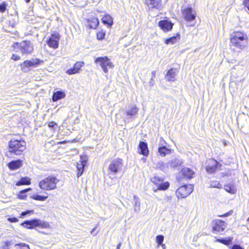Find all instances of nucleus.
Instances as JSON below:
<instances>
[{
	"instance_id": "f257e3e1",
	"label": "nucleus",
	"mask_w": 249,
	"mask_h": 249,
	"mask_svg": "<svg viewBox=\"0 0 249 249\" xmlns=\"http://www.w3.org/2000/svg\"><path fill=\"white\" fill-rule=\"evenodd\" d=\"M249 38L247 35L242 32H235L231 36V42L234 47L244 49L248 45Z\"/></svg>"
},
{
	"instance_id": "f03ea898",
	"label": "nucleus",
	"mask_w": 249,
	"mask_h": 249,
	"mask_svg": "<svg viewBox=\"0 0 249 249\" xmlns=\"http://www.w3.org/2000/svg\"><path fill=\"white\" fill-rule=\"evenodd\" d=\"M58 179L54 176H50L41 180L39 183V187L45 191H51L56 188Z\"/></svg>"
},
{
	"instance_id": "7ed1b4c3",
	"label": "nucleus",
	"mask_w": 249,
	"mask_h": 249,
	"mask_svg": "<svg viewBox=\"0 0 249 249\" xmlns=\"http://www.w3.org/2000/svg\"><path fill=\"white\" fill-rule=\"evenodd\" d=\"M9 152L19 155L26 149V142L13 139L9 142Z\"/></svg>"
},
{
	"instance_id": "20e7f679",
	"label": "nucleus",
	"mask_w": 249,
	"mask_h": 249,
	"mask_svg": "<svg viewBox=\"0 0 249 249\" xmlns=\"http://www.w3.org/2000/svg\"><path fill=\"white\" fill-rule=\"evenodd\" d=\"M12 47L17 52L18 51L17 49H19L23 54H30L34 50L33 45L30 41H23L20 43H14L12 45Z\"/></svg>"
},
{
	"instance_id": "39448f33",
	"label": "nucleus",
	"mask_w": 249,
	"mask_h": 249,
	"mask_svg": "<svg viewBox=\"0 0 249 249\" xmlns=\"http://www.w3.org/2000/svg\"><path fill=\"white\" fill-rule=\"evenodd\" d=\"M123 167V160L121 159L113 160L108 166V173L109 175H116L120 172Z\"/></svg>"
},
{
	"instance_id": "423d86ee",
	"label": "nucleus",
	"mask_w": 249,
	"mask_h": 249,
	"mask_svg": "<svg viewBox=\"0 0 249 249\" xmlns=\"http://www.w3.org/2000/svg\"><path fill=\"white\" fill-rule=\"evenodd\" d=\"M95 62L98 64L105 73L108 72V68L112 69L114 65L107 56L99 57L96 58Z\"/></svg>"
},
{
	"instance_id": "0eeeda50",
	"label": "nucleus",
	"mask_w": 249,
	"mask_h": 249,
	"mask_svg": "<svg viewBox=\"0 0 249 249\" xmlns=\"http://www.w3.org/2000/svg\"><path fill=\"white\" fill-rule=\"evenodd\" d=\"M193 191V186L191 184L185 185L179 187L176 192L178 198H185L188 196Z\"/></svg>"
},
{
	"instance_id": "6e6552de",
	"label": "nucleus",
	"mask_w": 249,
	"mask_h": 249,
	"mask_svg": "<svg viewBox=\"0 0 249 249\" xmlns=\"http://www.w3.org/2000/svg\"><path fill=\"white\" fill-rule=\"evenodd\" d=\"M227 228V224L225 222L217 219L213 222V231H216L220 234H222Z\"/></svg>"
},
{
	"instance_id": "1a4fd4ad",
	"label": "nucleus",
	"mask_w": 249,
	"mask_h": 249,
	"mask_svg": "<svg viewBox=\"0 0 249 249\" xmlns=\"http://www.w3.org/2000/svg\"><path fill=\"white\" fill-rule=\"evenodd\" d=\"M59 39V35L58 33H54L52 34L51 37L47 41V44L49 47L53 49H56L58 47V42Z\"/></svg>"
},
{
	"instance_id": "9d476101",
	"label": "nucleus",
	"mask_w": 249,
	"mask_h": 249,
	"mask_svg": "<svg viewBox=\"0 0 249 249\" xmlns=\"http://www.w3.org/2000/svg\"><path fill=\"white\" fill-rule=\"evenodd\" d=\"M87 158L86 156H81V160L79 162L77 163V177H80L84 171V167L86 166L87 161Z\"/></svg>"
},
{
	"instance_id": "9b49d317",
	"label": "nucleus",
	"mask_w": 249,
	"mask_h": 249,
	"mask_svg": "<svg viewBox=\"0 0 249 249\" xmlns=\"http://www.w3.org/2000/svg\"><path fill=\"white\" fill-rule=\"evenodd\" d=\"M183 15L187 21L194 20L196 18V12L192 8H188L184 10Z\"/></svg>"
},
{
	"instance_id": "f8f14e48",
	"label": "nucleus",
	"mask_w": 249,
	"mask_h": 249,
	"mask_svg": "<svg viewBox=\"0 0 249 249\" xmlns=\"http://www.w3.org/2000/svg\"><path fill=\"white\" fill-rule=\"evenodd\" d=\"M84 64V62L78 61L74 64L73 68L68 70L66 71V73L69 75L79 73L81 68L83 67Z\"/></svg>"
},
{
	"instance_id": "ddd939ff",
	"label": "nucleus",
	"mask_w": 249,
	"mask_h": 249,
	"mask_svg": "<svg viewBox=\"0 0 249 249\" xmlns=\"http://www.w3.org/2000/svg\"><path fill=\"white\" fill-rule=\"evenodd\" d=\"M159 26L164 32H168L172 30L173 24L168 20H161L159 22Z\"/></svg>"
},
{
	"instance_id": "4468645a",
	"label": "nucleus",
	"mask_w": 249,
	"mask_h": 249,
	"mask_svg": "<svg viewBox=\"0 0 249 249\" xmlns=\"http://www.w3.org/2000/svg\"><path fill=\"white\" fill-rule=\"evenodd\" d=\"M42 62L37 58H32L31 60L25 61L21 64V67L22 69L25 67H34Z\"/></svg>"
},
{
	"instance_id": "2eb2a0df",
	"label": "nucleus",
	"mask_w": 249,
	"mask_h": 249,
	"mask_svg": "<svg viewBox=\"0 0 249 249\" xmlns=\"http://www.w3.org/2000/svg\"><path fill=\"white\" fill-rule=\"evenodd\" d=\"M145 2L149 8H156L160 10L161 8V0H146Z\"/></svg>"
},
{
	"instance_id": "dca6fc26",
	"label": "nucleus",
	"mask_w": 249,
	"mask_h": 249,
	"mask_svg": "<svg viewBox=\"0 0 249 249\" xmlns=\"http://www.w3.org/2000/svg\"><path fill=\"white\" fill-rule=\"evenodd\" d=\"M140 149L139 153L145 156H147L149 154V150L147 144L145 142H141L139 145Z\"/></svg>"
},
{
	"instance_id": "f3484780",
	"label": "nucleus",
	"mask_w": 249,
	"mask_h": 249,
	"mask_svg": "<svg viewBox=\"0 0 249 249\" xmlns=\"http://www.w3.org/2000/svg\"><path fill=\"white\" fill-rule=\"evenodd\" d=\"M177 74V71L176 69L172 68L166 73V78L168 81H174Z\"/></svg>"
},
{
	"instance_id": "a211bd4d",
	"label": "nucleus",
	"mask_w": 249,
	"mask_h": 249,
	"mask_svg": "<svg viewBox=\"0 0 249 249\" xmlns=\"http://www.w3.org/2000/svg\"><path fill=\"white\" fill-rule=\"evenodd\" d=\"M37 219L25 221L21 224V225L28 229H33L37 227Z\"/></svg>"
},
{
	"instance_id": "6ab92c4d",
	"label": "nucleus",
	"mask_w": 249,
	"mask_h": 249,
	"mask_svg": "<svg viewBox=\"0 0 249 249\" xmlns=\"http://www.w3.org/2000/svg\"><path fill=\"white\" fill-rule=\"evenodd\" d=\"M181 174L184 178L190 179L193 178L194 172L191 169L188 168H184L181 171Z\"/></svg>"
},
{
	"instance_id": "aec40b11",
	"label": "nucleus",
	"mask_w": 249,
	"mask_h": 249,
	"mask_svg": "<svg viewBox=\"0 0 249 249\" xmlns=\"http://www.w3.org/2000/svg\"><path fill=\"white\" fill-rule=\"evenodd\" d=\"M22 165V161L21 160H13L8 164V166L12 170H16L19 168Z\"/></svg>"
},
{
	"instance_id": "412c9836",
	"label": "nucleus",
	"mask_w": 249,
	"mask_h": 249,
	"mask_svg": "<svg viewBox=\"0 0 249 249\" xmlns=\"http://www.w3.org/2000/svg\"><path fill=\"white\" fill-rule=\"evenodd\" d=\"M158 152L161 157H164L166 155L170 154L171 150L166 148L165 146H160L158 148Z\"/></svg>"
},
{
	"instance_id": "4be33fe9",
	"label": "nucleus",
	"mask_w": 249,
	"mask_h": 249,
	"mask_svg": "<svg viewBox=\"0 0 249 249\" xmlns=\"http://www.w3.org/2000/svg\"><path fill=\"white\" fill-rule=\"evenodd\" d=\"M65 95L66 94L65 92L62 91H57L53 93L52 97V100L53 101L55 102L64 98Z\"/></svg>"
},
{
	"instance_id": "5701e85b",
	"label": "nucleus",
	"mask_w": 249,
	"mask_h": 249,
	"mask_svg": "<svg viewBox=\"0 0 249 249\" xmlns=\"http://www.w3.org/2000/svg\"><path fill=\"white\" fill-rule=\"evenodd\" d=\"M156 168L162 171L166 172L169 168L168 163H165L162 161H160L157 163Z\"/></svg>"
},
{
	"instance_id": "b1692460",
	"label": "nucleus",
	"mask_w": 249,
	"mask_h": 249,
	"mask_svg": "<svg viewBox=\"0 0 249 249\" xmlns=\"http://www.w3.org/2000/svg\"><path fill=\"white\" fill-rule=\"evenodd\" d=\"M102 20L104 24L107 25L109 27H110L113 23L112 18L108 15L103 17L102 18Z\"/></svg>"
},
{
	"instance_id": "393cba45",
	"label": "nucleus",
	"mask_w": 249,
	"mask_h": 249,
	"mask_svg": "<svg viewBox=\"0 0 249 249\" xmlns=\"http://www.w3.org/2000/svg\"><path fill=\"white\" fill-rule=\"evenodd\" d=\"M88 25L91 29H95L99 24L98 19L97 18H92L88 20Z\"/></svg>"
},
{
	"instance_id": "a878e982",
	"label": "nucleus",
	"mask_w": 249,
	"mask_h": 249,
	"mask_svg": "<svg viewBox=\"0 0 249 249\" xmlns=\"http://www.w3.org/2000/svg\"><path fill=\"white\" fill-rule=\"evenodd\" d=\"M168 165L171 167H176L178 165H180L182 163V161L178 158H174L170 160L168 162Z\"/></svg>"
},
{
	"instance_id": "bb28decb",
	"label": "nucleus",
	"mask_w": 249,
	"mask_h": 249,
	"mask_svg": "<svg viewBox=\"0 0 249 249\" xmlns=\"http://www.w3.org/2000/svg\"><path fill=\"white\" fill-rule=\"evenodd\" d=\"M224 189L226 191L231 194H234L236 192V188L235 186L232 184L225 185L224 186Z\"/></svg>"
},
{
	"instance_id": "cd10ccee",
	"label": "nucleus",
	"mask_w": 249,
	"mask_h": 249,
	"mask_svg": "<svg viewBox=\"0 0 249 249\" xmlns=\"http://www.w3.org/2000/svg\"><path fill=\"white\" fill-rule=\"evenodd\" d=\"M31 184V179L28 177L22 178L16 184V186H19L22 185H30Z\"/></svg>"
},
{
	"instance_id": "c85d7f7f",
	"label": "nucleus",
	"mask_w": 249,
	"mask_h": 249,
	"mask_svg": "<svg viewBox=\"0 0 249 249\" xmlns=\"http://www.w3.org/2000/svg\"><path fill=\"white\" fill-rule=\"evenodd\" d=\"M180 40V35L178 34L176 36H173L165 40V43L166 44H174Z\"/></svg>"
},
{
	"instance_id": "c756f323",
	"label": "nucleus",
	"mask_w": 249,
	"mask_h": 249,
	"mask_svg": "<svg viewBox=\"0 0 249 249\" xmlns=\"http://www.w3.org/2000/svg\"><path fill=\"white\" fill-rule=\"evenodd\" d=\"M169 187V183L167 181L165 182H161L159 185L158 186V188L157 189L154 188V191L155 192H157V190H166Z\"/></svg>"
},
{
	"instance_id": "7c9ffc66",
	"label": "nucleus",
	"mask_w": 249,
	"mask_h": 249,
	"mask_svg": "<svg viewBox=\"0 0 249 249\" xmlns=\"http://www.w3.org/2000/svg\"><path fill=\"white\" fill-rule=\"evenodd\" d=\"M138 108L137 107L136 105L133 106L132 108L129 109V110H127L126 112V115L127 116H132L134 115H135L137 114V112L138 111Z\"/></svg>"
},
{
	"instance_id": "2f4dec72",
	"label": "nucleus",
	"mask_w": 249,
	"mask_h": 249,
	"mask_svg": "<svg viewBox=\"0 0 249 249\" xmlns=\"http://www.w3.org/2000/svg\"><path fill=\"white\" fill-rule=\"evenodd\" d=\"M37 227H39L43 229L50 228V224L47 222L43 221L40 219H37Z\"/></svg>"
},
{
	"instance_id": "473e14b6",
	"label": "nucleus",
	"mask_w": 249,
	"mask_h": 249,
	"mask_svg": "<svg viewBox=\"0 0 249 249\" xmlns=\"http://www.w3.org/2000/svg\"><path fill=\"white\" fill-rule=\"evenodd\" d=\"M211 161L213 162V165L214 166H208L207 167V171L210 173H213L216 170V165L218 163L217 161L215 160H212Z\"/></svg>"
},
{
	"instance_id": "72a5a7b5",
	"label": "nucleus",
	"mask_w": 249,
	"mask_h": 249,
	"mask_svg": "<svg viewBox=\"0 0 249 249\" xmlns=\"http://www.w3.org/2000/svg\"><path fill=\"white\" fill-rule=\"evenodd\" d=\"M216 241L228 246L231 243L232 238L228 237L227 239H217Z\"/></svg>"
},
{
	"instance_id": "f704fd0d",
	"label": "nucleus",
	"mask_w": 249,
	"mask_h": 249,
	"mask_svg": "<svg viewBox=\"0 0 249 249\" xmlns=\"http://www.w3.org/2000/svg\"><path fill=\"white\" fill-rule=\"evenodd\" d=\"M134 200L135 201L134 204V211L136 212H139L140 210V202L139 201V198L136 196H134Z\"/></svg>"
},
{
	"instance_id": "c9c22d12",
	"label": "nucleus",
	"mask_w": 249,
	"mask_h": 249,
	"mask_svg": "<svg viewBox=\"0 0 249 249\" xmlns=\"http://www.w3.org/2000/svg\"><path fill=\"white\" fill-rule=\"evenodd\" d=\"M31 188H29L26 189H24L23 190L21 191L18 194V198L20 199H24L26 197V196L25 195V193L27 192L31 191Z\"/></svg>"
},
{
	"instance_id": "e433bc0d",
	"label": "nucleus",
	"mask_w": 249,
	"mask_h": 249,
	"mask_svg": "<svg viewBox=\"0 0 249 249\" xmlns=\"http://www.w3.org/2000/svg\"><path fill=\"white\" fill-rule=\"evenodd\" d=\"M163 178L155 176L151 178V181L155 184L158 186L161 182H163Z\"/></svg>"
},
{
	"instance_id": "4c0bfd02",
	"label": "nucleus",
	"mask_w": 249,
	"mask_h": 249,
	"mask_svg": "<svg viewBox=\"0 0 249 249\" xmlns=\"http://www.w3.org/2000/svg\"><path fill=\"white\" fill-rule=\"evenodd\" d=\"M15 249H30L28 245L22 243L15 244Z\"/></svg>"
},
{
	"instance_id": "58836bf2",
	"label": "nucleus",
	"mask_w": 249,
	"mask_h": 249,
	"mask_svg": "<svg viewBox=\"0 0 249 249\" xmlns=\"http://www.w3.org/2000/svg\"><path fill=\"white\" fill-rule=\"evenodd\" d=\"M210 187L220 189L222 185L217 181H211L210 183Z\"/></svg>"
},
{
	"instance_id": "ea45409f",
	"label": "nucleus",
	"mask_w": 249,
	"mask_h": 249,
	"mask_svg": "<svg viewBox=\"0 0 249 249\" xmlns=\"http://www.w3.org/2000/svg\"><path fill=\"white\" fill-rule=\"evenodd\" d=\"M31 198L36 200L44 201L48 198V196H41L38 195H36L32 196Z\"/></svg>"
},
{
	"instance_id": "a19ab883",
	"label": "nucleus",
	"mask_w": 249,
	"mask_h": 249,
	"mask_svg": "<svg viewBox=\"0 0 249 249\" xmlns=\"http://www.w3.org/2000/svg\"><path fill=\"white\" fill-rule=\"evenodd\" d=\"M105 35V32L101 31L97 34V38L99 40H102L104 38Z\"/></svg>"
},
{
	"instance_id": "79ce46f5",
	"label": "nucleus",
	"mask_w": 249,
	"mask_h": 249,
	"mask_svg": "<svg viewBox=\"0 0 249 249\" xmlns=\"http://www.w3.org/2000/svg\"><path fill=\"white\" fill-rule=\"evenodd\" d=\"M164 237L163 235H158L156 237V241L159 245H161L163 242Z\"/></svg>"
},
{
	"instance_id": "37998d69",
	"label": "nucleus",
	"mask_w": 249,
	"mask_h": 249,
	"mask_svg": "<svg viewBox=\"0 0 249 249\" xmlns=\"http://www.w3.org/2000/svg\"><path fill=\"white\" fill-rule=\"evenodd\" d=\"M33 213H34L33 210H29V211H27L25 212H23L21 213L20 217H22L26 215L27 214H33Z\"/></svg>"
},
{
	"instance_id": "c03bdc74",
	"label": "nucleus",
	"mask_w": 249,
	"mask_h": 249,
	"mask_svg": "<svg viewBox=\"0 0 249 249\" xmlns=\"http://www.w3.org/2000/svg\"><path fill=\"white\" fill-rule=\"evenodd\" d=\"M6 4L5 2H3L1 4H0V12L3 13L6 10Z\"/></svg>"
},
{
	"instance_id": "a18cd8bd",
	"label": "nucleus",
	"mask_w": 249,
	"mask_h": 249,
	"mask_svg": "<svg viewBox=\"0 0 249 249\" xmlns=\"http://www.w3.org/2000/svg\"><path fill=\"white\" fill-rule=\"evenodd\" d=\"M8 220L11 223H15L18 222V219L16 217H10L8 218Z\"/></svg>"
},
{
	"instance_id": "49530a36",
	"label": "nucleus",
	"mask_w": 249,
	"mask_h": 249,
	"mask_svg": "<svg viewBox=\"0 0 249 249\" xmlns=\"http://www.w3.org/2000/svg\"><path fill=\"white\" fill-rule=\"evenodd\" d=\"M171 196H167L165 197L163 201L165 203H170L171 202Z\"/></svg>"
},
{
	"instance_id": "de8ad7c7",
	"label": "nucleus",
	"mask_w": 249,
	"mask_h": 249,
	"mask_svg": "<svg viewBox=\"0 0 249 249\" xmlns=\"http://www.w3.org/2000/svg\"><path fill=\"white\" fill-rule=\"evenodd\" d=\"M233 213V211L232 210L230 211V212L224 214L223 215H218L219 217H227L230 215H231Z\"/></svg>"
},
{
	"instance_id": "09e8293b",
	"label": "nucleus",
	"mask_w": 249,
	"mask_h": 249,
	"mask_svg": "<svg viewBox=\"0 0 249 249\" xmlns=\"http://www.w3.org/2000/svg\"><path fill=\"white\" fill-rule=\"evenodd\" d=\"M11 58L14 60H18L20 59V57L17 54H13Z\"/></svg>"
},
{
	"instance_id": "8fccbe9b",
	"label": "nucleus",
	"mask_w": 249,
	"mask_h": 249,
	"mask_svg": "<svg viewBox=\"0 0 249 249\" xmlns=\"http://www.w3.org/2000/svg\"><path fill=\"white\" fill-rule=\"evenodd\" d=\"M243 3H244L245 6L249 11V0H244Z\"/></svg>"
},
{
	"instance_id": "3c124183",
	"label": "nucleus",
	"mask_w": 249,
	"mask_h": 249,
	"mask_svg": "<svg viewBox=\"0 0 249 249\" xmlns=\"http://www.w3.org/2000/svg\"><path fill=\"white\" fill-rule=\"evenodd\" d=\"M231 249H244L238 245H234L231 248Z\"/></svg>"
},
{
	"instance_id": "603ef678",
	"label": "nucleus",
	"mask_w": 249,
	"mask_h": 249,
	"mask_svg": "<svg viewBox=\"0 0 249 249\" xmlns=\"http://www.w3.org/2000/svg\"><path fill=\"white\" fill-rule=\"evenodd\" d=\"M56 125V124L55 123L53 122H50L48 124V126L50 127H53Z\"/></svg>"
},
{
	"instance_id": "864d4df0",
	"label": "nucleus",
	"mask_w": 249,
	"mask_h": 249,
	"mask_svg": "<svg viewBox=\"0 0 249 249\" xmlns=\"http://www.w3.org/2000/svg\"><path fill=\"white\" fill-rule=\"evenodd\" d=\"M96 227H94V228L92 230V231H90V233H91V234H92L93 235H94V236H95V235H96V234H97V233H94V231L96 230Z\"/></svg>"
},
{
	"instance_id": "5fc2aeb1",
	"label": "nucleus",
	"mask_w": 249,
	"mask_h": 249,
	"mask_svg": "<svg viewBox=\"0 0 249 249\" xmlns=\"http://www.w3.org/2000/svg\"><path fill=\"white\" fill-rule=\"evenodd\" d=\"M121 246V243H119L117 246V249H120Z\"/></svg>"
},
{
	"instance_id": "6e6d98bb",
	"label": "nucleus",
	"mask_w": 249,
	"mask_h": 249,
	"mask_svg": "<svg viewBox=\"0 0 249 249\" xmlns=\"http://www.w3.org/2000/svg\"><path fill=\"white\" fill-rule=\"evenodd\" d=\"M25 1H26L27 3H29V2L30 1V0H25Z\"/></svg>"
},
{
	"instance_id": "4d7b16f0",
	"label": "nucleus",
	"mask_w": 249,
	"mask_h": 249,
	"mask_svg": "<svg viewBox=\"0 0 249 249\" xmlns=\"http://www.w3.org/2000/svg\"><path fill=\"white\" fill-rule=\"evenodd\" d=\"M155 71H153V72H152V74H153V75H155Z\"/></svg>"
},
{
	"instance_id": "13d9d810",
	"label": "nucleus",
	"mask_w": 249,
	"mask_h": 249,
	"mask_svg": "<svg viewBox=\"0 0 249 249\" xmlns=\"http://www.w3.org/2000/svg\"><path fill=\"white\" fill-rule=\"evenodd\" d=\"M247 221L249 222V217L247 219Z\"/></svg>"
}]
</instances>
